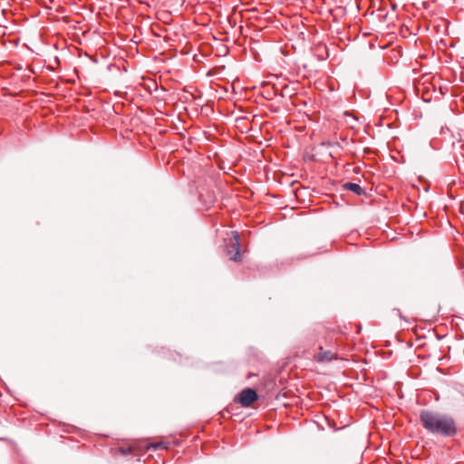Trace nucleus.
Returning a JSON list of instances; mask_svg holds the SVG:
<instances>
[{"label": "nucleus", "instance_id": "1", "mask_svg": "<svg viewBox=\"0 0 464 464\" xmlns=\"http://www.w3.org/2000/svg\"><path fill=\"white\" fill-rule=\"evenodd\" d=\"M420 421L422 427L431 434L442 437H453L457 433L454 419L440 412L422 410L420 412Z\"/></svg>", "mask_w": 464, "mask_h": 464}, {"label": "nucleus", "instance_id": "2", "mask_svg": "<svg viewBox=\"0 0 464 464\" xmlns=\"http://www.w3.org/2000/svg\"><path fill=\"white\" fill-rule=\"evenodd\" d=\"M233 238L230 239V243L227 246V255L229 259L235 262L241 260L239 235L237 231L232 232Z\"/></svg>", "mask_w": 464, "mask_h": 464}, {"label": "nucleus", "instance_id": "3", "mask_svg": "<svg viewBox=\"0 0 464 464\" xmlns=\"http://www.w3.org/2000/svg\"><path fill=\"white\" fill-rule=\"evenodd\" d=\"M258 396L256 392L252 388L244 389L237 396V401L243 407H249L254 401L257 400Z\"/></svg>", "mask_w": 464, "mask_h": 464}, {"label": "nucleus", "instance_id": "4", "mask_svg": "<svg viewBox=\"0 0 464 464\" xmlns=\"http://www.w3.org/2000/svg\"><path fill=\"white\" fill-rule=\"evenodd\" d=\"M337 359V353L334 350H324L319 347V352L314 354V360L318 362H329Z\"/></svg>", "mask_w": 464, "mask_h": 464}, {"label": "nucleus", "instance_id": "5", "mask_svg": "<svg viewBox=\"0 0 464 464\" xmlns=\"http://www.w3.org/2000/svg\"><path fill=\"white\" fill-rule=\"evenodd\" d=\"M290 72L303 78H306L310 75V71L307 70V65L305 63L300 64L299 63H295V68H291Z\"/></svg>", "mask_w": 464, "mask_h": 464}, {"label": "nucleus", "instance_id": "6", "mask_svg": "<svg viewBox=\"0 0 464 464\" xmlns=\"http://www.w3.org/2000/svg\"><path fill=\"white\" fill-rule=\"evenodd\" d=\"M344 188L356 195H362L363 193V189L357 183L348 182L344 185Z\"/></svg>", "mask_w": 464, "mask_h": 464}, {"label": "nucleus", "instance_id": "7", "mask_svg": "<svg viewBox=\"0 0 464 464\" xmlns=\"http://www.w3.org/2000/svg\"><path fill=\"white\" fill-rule=\"evenodd\" d=\"M131 450L132 449L130 447H127V448L121 447V448L119 449V450L121 451V453L122 455H128L129 453L131 452Z\"/></svg>", "mask_w": 464, "mask_h": 464}, {"label": "nucleus", "instance_id": "8", "mask_svg": "<svg viewBox=\"0 0 464 464\" xmlns=\"http://www.w3.org/2000/svg\"><path fill=\"white\" fill-rule=\"evenodd\" d=\"M150 448H153L154 450H158V449H161V448H166L164 446V444L162 442H158V443H155V444H150V446L148 447V449Z\"/></svg>", "mask_w": 464, "mask_h": 464}, {"label": "nucleus", "instance_id": "9", "mask_svg": "<svg viewBox=\"0 0 464 464\" xmlns=\"http://www.w3.org/2000/svg\"><path fill=\"white\" fill-rule=\"evenodd\" d=\"M112 67L117 68V69H119V68H120L119 66H116V65H114V64H109V65H108V69H109V70H111V68H112Z\"/></svg>", "mask_w": 464, "mask_h": 464}, {"label": "nucleus", "instance_id": "10", "mask_svg": "<svg viewBox=\"0 0 464 464\" xmlns=\"http://www.w3.org/2000/svg\"><path fill=\"white\" fill-rule=\"evenodd\" d=\"M53 62H54L56 64H59V63H60V60H58V59L53 60Z\"/></svg>", "mask_w": 464, "mask_h": 464}, {"label": "nucleus", "instance_id": "11", "mask_svg": "<svg viewBox=\"0 0 464 464\" xmlns=\"http://www.w3.org/2000/svg\"><path fill=\"white\" fill-rule=\"evenodd\" d=\"M216 72H208V75H214Z\"/></svg>", "mask_w": 464, "mask_h": 464}, {"label": "nucleus", "instance_id": "12", "mask_svg": "<svg viewBox=\"0 0 464 464\" xmlns=\"http://www.w3.org/2000/svg\"><path fill=\"white\" fill-rule=\"evenodd\" d=\"M42 61H43V60H39V64H40V66H39V67L43 66V65H42Z\"/></svg>", "mask_w": 464, "mask_h": 464}, {"label": "nucleus", "instance_id": "13", "mask_svg": "<svg viewBox=\"0 0 464 464\" xmlns=\"http://www.w3.org/2000/svg\"><path fill=\"white\" fill-rule=\"evenodd\" d=\"M32 72H33L34 73H36V71H35V69H34V68H32Z\"/></svg>", "mask_w": 464, "mask_h": 464}]
</instances>
